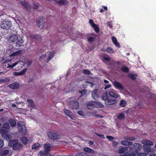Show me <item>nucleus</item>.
I'll list each match as a JSON object with an SVG mask.
<instances>
[{
    "mask_svg": "<svg viewBox=\"0 0 156 156\" xmlns=\"http://www.w3.org/2000/svg\"><path fill=\"white\" fill-rule=\"evenodd\" d=\"M87 92V90L84 89L81 91H79V93L81 94L82 95H84Z\"/></svg>",
    "mask_w": 156,
    "mask_h": 156,
    "instance_id": "nucleus-51",
    "label": "nucleus"
},
{
    "mask_svg": "<svg viewBox=\"0 0 156 156\" xmlns=\"http://www.w3.org/2000/svg\"><path fill=\"white\" fill-rule=\"evenodd\" d=\"M96 134L97 135L101 137L102 138L104 139L105 138V136L104 135L102 134H99L98 133H96Z\"/></svg>",
    "mask_w": 156,
    "mask_h": 156,
    "instance_id": "nucleus-55",
    "label": "nucleus"
},
{
    "mask_svg": "<svg viewBox=\"0 0 156 156\" xmlns=\"http://www.w3.org/2000/svg\"><path fill=\"white\" fill-rule=\"evenodd\" d=\"M124 139H126L128 140V141H132L134 140H135V138L134 137H124L123 138Z\"/></svg>",
    "mask_w": 156,
    "mask_h": 156,
    "instance_id": "nucleus-40",
    "label": "nucleus"
},
{
    "mask_svg": "<svg viewBox=\"0 0 156 156\" xmlns=\"http://www.w3.org/2000/svg\"><path fill=\"white\" fill-rule=\"evenodd\" d=\"M112 40L115 45L118 48H119L120 47V44L117 42L116 38L115 37H112Z\"/></svg>",
    "mask_w": 156,
    "mask_h": 156,
    "instance_id": "nucleus-26",
    "label": "nucleus"
},
{
    "mask_svg": "<svg viewBox=\"0 0 156 156\" xmlns=\"http://www.w3.org/2000/svg\"><path fill=\"white\" fill-rule=\"evenodd\" d=\"M10 80V79L9 78H6L5 79H0V83L8 82Z\"/></svg>",
    "mask_w": 156,
    "mask_h": 156,
    "instance_id": "nucleus-36",
    "label": "nucleus"
},
{
    "mask_svg": "<svg viewBox=\"0 0 156 156\" xmlns=\"http://www.w3.org/2000/svg\"><path fill=\"white\" fill-rule=\"evenodd\" d=\"M20 4L27 10H29L30 9V6L28 2L25 1H21Z\"/></svg>",
    "mask_w": 156,
    "mask_h": 156,
    "instance_id": "nucleus-19",
    "label": "nucleus"
},
{
    "mask_svg": "<svg viewBox=\"0 0 156 156\" xmlns=\"http://www.w3.org/2000/svg\"><path fill=\"white\" fill-rule=\"evenodd\" d=\"M142 143L144 144L143 146V149L146 153H148L151 151V148L150 146H152L154 145L153 143L149 140H143Z\"/></svg>",
    "mask_w": 156,
    "mask_h": 156,
    "instance_id": "nucleus-3",
    "label": "nucleus"
},
{
    "mask_svg": "<svg viewBox=\"0 0 156 156\" xmlns=\"http://www.w3.org/2000/svg\"><path fill=\"white\" fill-rule=\"evenodd\" d=\"M18 63V62H15L13 64H12V65H9V64L8 65V66L6 68H12L13 67H14Z\"/></svg>",
    "mask_w": 156,
    "mask_h": 156,
    "instance_id": "nucleus-43",
    "label": "nucleus"
},
{
    "mask_svg": "<svg viewBox=\"0 0 156 156\" xmlns=\"http://www.w3.org/2000/svg\"><path fill=\"white\" fill-rule=\"evenodd\" d=\"M9 145L10 147H12L13 149L17 150L21 149L23 146L22 144L19 143L17 140H14L11 141L9 143Z\"/></svg>",
    "mask_w": 156,
    "mask_h": 156,
    "instance_id": "nucleus-4",
    "label": "nucleus"
},
{
    "mask_svg": "<svg viewBox=\"0 0 156 156\" xmlns=\"http://www.w3.org/2000/svg\"><path fill=\"white\" fill-rule=\"evenodd\" d=\"M30 37L32 39H35L38 40H39L41 39V36L39 34H32L30 35Z\"/></svg>",
    "mask_w": 156,
    "mask_h": 156,
    "instance_id": "nucleus-24",
    "label": "nucleus"
},
{
    "mask_svg": "<svg viewBox=\"0 0 156 156\" xmlns=\"http://www.w3.org/2000/svg\"><path fill=\"white\" fill-rule=\"evenodd\" d=\"M89 23L90 25H91V26L92 27L93 25H94L95 24L94 23V21L90 19L89 20Z\"/></svg>",
    "mask_w": 156,
    "mask_h": 156,
    "instance_id": "nucleus-48",
    "label": "nucleus"
},
{
    "mask_svg": "<svg viewBox=\"0 0 156 156\" xmlns=\"http://www.w3.org/2000/svg\"><path fill=\"white\" fill-rule=\"evenodd\" d=\"M9 87L12 89H18L20 87V85L18 83L14 82L12 84H9Z\"/></svg>",
    "mask_w": 156,
    "mask_h": 156,
    "instance_id": "nucleus-16",
    "label": "nucleus"
},
{
    "mask_svg": "<svg viewBox=\"0 0 156 156\" xmlns=\"http://www.w3.org/2000/svg\"><path fill=\"white\" fill-rule=\"evenodd\" d=\"M9 41L10 43L15 44L16 47H19L23 44V40L22 39L19 38L18 36L15 34H12L9 37Z\"/></svg>",
    "mask_w": 156,
    "mask_h": 156,
    "instance_id": "nucleus-2",
    "label": "nucleus"
},
{
    "mask_svg": "<svg viewBox=\"0 0 156 156\" xmlns=\"http://www.w3.org/2000/svg\"><path fill=\"white\" fill-rule=\"evenodd\" d=\"M96 102L94 101H90L87 104V107L88 109H92L94 108H95L96 107Z\"/></svg>",
    "mask_w": 156,
    "mask_h": 156,
    "instance_id": "nucleus-14",
    "label": "nucleus"
},
{
    "mask_svg": "<svg viewBox=\"0 0 156 156\" xmlns=\"http://www.w3.org/2000/svg\"><path fill=\"white\" fill-rule=\"evenodd\" d=\"M87 82L90 84V86L91 87H92L93 86L94 84L91 82H89V81H87Z\"/></svg>",
    "mask_w": 156,
    "mask_h": 156,
    "instance_id": "nucleus-64",
    "label": "nucleus"
},
{
    "mask_svg": "<svg viewBox=\"0 0 156 156\" xmlns=\"http://www.w3.org/2000/svg\"><path fill=\"white\" fill-rule=\"evenodd\" d=\"M4 145V141L3 140H0V149Z\"/></svg>",
    "mask_w": 156,
    "mask_h": 156,
    "instance_id": "nucleus-50",
    "label": "nucleus"
},
{
    "mask_svg": "<svg viewBox=\"0 0 156 156\" xmlns=\"http://www.w3.org/2000/svg\"><path fill=\"white\" fill-rule=\"evenodd\" d=\"M105 87L104 88L105 90L110 87L111 86V85L109 84H105Z\"/></svg>",
    "mask_w": 156,
    "mask_h": 156,
    "instance_id": "nucleus-53",
    "label": "nucleus"
},
{
    "mask_svg": "<svg viewBox=\"0 0 156 156\" xmlns=\"http://www.w3.org/2000/svg\"><path fill=\"white\" fill-rule=\"evenodd\" d=\"M147 154L144 153H141L139 154L138 156H146Z\"/></svg>",
    "mask_w": 156,
    "mask_h": 156,
    "instance_id": "nucleus-54",
    "label": "nucleus"
},
{
    "mask_svg": "<svg viewBox=\"0 0 156 156\" xmlns=\"http://www.w3.org/2000/svg\"><path fill=\"white\" fill-rule=\"evenodd\" d=\"M117 117L119 119L121 120L124 118L125 115L123 113H121L118 115Z\"/></svg>",
    "mask_w": 156,
    "mask_h": 156,
    "instance_id": "nucleus-42",
    "label": "nucleus"
},
{
    "mask_svg": "<svg viewBox=\"0 0 156 156\" xmlns=\"http://www.w3.org/2000/svg\"><path fill=\"white\" fill-rule=\"evenodd\" d=\"M102 98L103 100L105 101H106V100H107L108 98L107 92H105L102 95Z\"/></svg>",
    "mask_w": 156,
    "mask_h": 156,
    "instance_id": "nucleus-33",
    "label": "nucleus"
},
{
    "mask_svg": "<svg viewBox=\"0 0 156 156\" xmlns=\"http://www.w3.org/2000/svg\"><path fill=\"white\" fill-rule=\"evenodd\" d=\"M116 101L115 100H113L110 98H108L105 101V103L108 105H111L115 104Z\"/></svg>",
    "mask_w": 156,
    "mask_h": 156,
    "instance_id": "nucleus-17",
    "label": "nucleus"
},
{
    "mask_svg": "<svg viewBox=\"0 0 156 156\" xmlns=\"http://www.w3.org/2000/svg\"><path fill=\"white\" fill-rule=\"evenodd\" d=\"M39 154L40 156H49V153L45 151H40Z\"/></svg>",
    "mask_w": 156,
    "mask_h": 156,
    "instance_id": "nucleus-28",
    "label": "nucleus"
},
{
    "mask_svg": "<svg viewBox=\"0 0 156 156\" xmlns=\"http://www.w3.org/2000/svg\"><path fill=\"white\" fill-rule=\"evenodd\" d=\"M126 102L124 100H122L120 101L119 105L122 107H125L126 105Z\"/></svg>",
    "mask_w": 156,
    "mask_h": 156,
    "instance_id": "nucleus-34",
    "label": "nucleus"
},
{
    "mask_svg": "<svg viewBox=\"0 0 156 156\" xmlns=\"http://www.w3.org/2000/svg\"><path fill=\"white\" fill-rule=\"evenodd\" d=\"M127 76L129 78L134 80H136V77L137 76V75L136 74H132L131 73L129 74Z\"/></svg>",
    "mask_w": 156,
    "mask_h": 156,
    "instance_id": "nucleus-29",
    "label": "nucleus"
},
{
    "mask_svg": "<svg viewBox=\"0 0 156 156\" xmlns=\"http://www.w3.org/2000/svg\"><path fill=\"white\" fill-rule=\"evenodd\" d=\"M2 137H4V139H6V140H7L8 138L9 139V137H8V136H7L5 134V136H4V135H2Z\"/></svg>",
    "mask_w": 156,
    "mask_h": 156,
    "instance_id": "nucleus-59",
    "label": "nucleus"
},
{
    "mask_svg": "<svg viewBox=\"0 0 156 156\" xmlns=\"http://www.w3.org/2000/svg\"><path fill=\"white\" fill-rule=\"evenodd\" d=\"M109 96L115 98H117L119 97V95L115 93L113 90L110 91L108 93Z\"/></svg>",
    "mask_w": 156,
    "mask_h": 156,
    "instance_id": "nucleus-23",
    "label": "nucleus"
},
{
    "mask_svg": "<svg viewBox=\"0 0 156 156\" xmlns=\"http://www.w3.org/2000/svg\"><path fill=\"white\" fill-rule=\"evenodd\" d=\"M46 57V55H43L40 56V58L43 59Z\"/></svg>",
    "mask_w": 156,
    "mask_h": 156,
    "instance_id": "nucleus-60",
    "label": "nucleus"
},
{
    "mask_svg": "<svg viewBox=\"0 0 156 156\" xmlns=\"http://www.w3.org/2000/svg\"><path fill=\"white\" fill-rule=\"evenodd\" d=\"M127 150V147H121L119 148V152L120 154H122L123 153Z\"/></svg>",
    "mask_w": 156,
    "mask_h": 156,
    "instance_id": "nucleus-30",
    "label": "nucleus"
},
{
    "mask_svg": "<svg viewBox=\"0 0 156 156\" xmlns=\"http://www.w3.org/2000/svg\"><path fill=\"white\" fill-rule=\"evenodd\" d=\"M10 126L8 123L5 122L2 125V127L0 129V132L3 133H7L9 131Z\"/></svg>",
    "mask_w": 156,
    "mask_h": 156,
    "instance_id": "nucleus-10",
    "label": "nucleus"
},
{
    "mask_svg": "<svg viewBox=\"0 0 156 156\" xmlns=\"http://www.w3.org/2000/svg\"><path fill=\"white\" fill-rule=\"evenodd\" d=\"M9 122L12 127H14L16 125V123L15 119H10L9 120Z\"/></svg>",
    "mask_w": 156,
    "mask_h": 156,
    "instance_id": "nucleus-27",
    "label": "nucleus"
},
{
    "mask_svg": "<svg viewBox=\"0 0 156 156\" xmlns=\"http://www.w3.org/2000/svg\"><path fill=\"white\" fill-rule=\"evenodd\" d=\"M94 40V37H90L88 38L87 41L89 42H92Z\"/></svg>",
    "mask_w": 156,
    "mask_h": 156,
    "instance_id": "nucleus-49",
    "label": "nucleus"
},
{
    "mask_svg": "<svg viewBox=\"0 0 156 156\" xmlns=\"http://www.w3.org/2000/svg\"><path fill=\"white\" fill-rule=\"evenodd\" d=\"M106 51L108 53H113L114 52L112 48L111 47H108L106 48Z\"/></svg>",
    "mask_w": 156,
    "mask_h": 156,
    "instance_id": "nucleus-39",
    "label": "nucleus"
},
{
    "mask_svg": "<svg viewBox=\"0 0 156 156\" xmlns=\"http://www.w3.org/2000/svg\"><path fill=\"white\" fill-rule=\"evenodd\" d=\"M48 136L49 138L52 140H56L59 139L61 138V136L54 133L50 132L48 134Z\"/></svg>",
    "mask_w": 156,
    "mask_h": 156,
    "instance_id": "nucleus-12",
    "label": "nucleus"
},
{
    "mask_svg": "<svg viewBox=\"0 0 156 156\" xmlns=\"http://www.w3.org/2000/svg\"><path fill=\"white\" fill-rule=\"evenodd\" d=\"M102 60L106 64L115 66H117L122 67L121 68H128L126 66L127 63L124 61H118L114 60L110 57L103 56L101 58Z\"/></svg>",
    "mask_w": 156,
    "mask_h": 156,
    "instance_id": "nucleus-1",
    "label": "nucleus"
},
{
    "mask_svg": "<svg viewBox=\"0 0 156 156\" xmlns=\"http://www.w3.org/2000/svg\"><path fill=\"white\" fill-rule=\"evenodd\" d=\"M34 8L35 9H37L38 8V6L37 5L35 4H34Z\"/></svg>",
    "mask_w": 156,
    "mask_h": 156,
    "instance_id": "nucleus-63",
    "label": "nucleus"
},
{
    "mask_svg": "<svg viewBox=\"0 0 156 156\" xmlns=\"http://www.w3.org/2000/svg\"><path fill=\"white\" fill-rule=\"evenodd\" d=\"M22 51L21 50H18L14 52L11 54L9 57H7V59L5 60L6 62L12 61V59L15 57L21 54Z\"/></svg>",
    "mask_w": 156,
    "mask_h": 156,
    "instance_id": "nucleus-7",
    "label": "nucleus"
},
{
    "mask_svg": "<svg viewBox=\"0 0 156 156\" xmlns=\"http://www.w3.org/2000/svg\"><path fill=\"white\" fill-rule=\"evenodd\" d=\"M106 137L109 140H110L111 141H112V142L113 141H112V140H113L114 139V138L112 136H106Z\"/></svg>",
    "mask_w": 156,
    "mask_h": 156,
    "instance_id": "nucleus-47",
    "label": "nucleus"
},
{
    "mask_svg": "<svg viewBox=\"0 0 156 156\" xmlns=\"http://www.w3.org/2000/svg\"><path fill=\"white\" fill-rule=\"evenodd\" d=\"M22 142L24 144H26L27 143L28 139L25 136H23L21 138Z\"/></svg>",
    "mask_w": 156,
    "mask_h": 156,
    "instance_id": "nucleus-32",
    "label": "nucleus"
},
{
    "mask_svg": "<svg viewBox=\"0 0 156 156\" xmlns=\"http://www.w3.org/2000/svg\"><path fill=\"white\" fill-rule=\"evenodd\" d=\"M142 146L141 144L139 143H135L133 145V147H129V149L130 151H133L134 150L136 151L135 154L138 153L137 151H139L142 148Z\"/></svg>",
    "mask_w": 156,
    "mask_h": 156,
    "instance_id": "nucleus-9",
    "label": "nucleus"
},
{
    "mask_svg": "<svg viewBox=\"0 0 156 156\" xmlns=\"http://www.w3.org/2000/svg\"><path fill=\"white\" fill-rule=\"evenodd\" d=\"M55 1L58 5H67L68 3L66 0H60L59 1L56 0Z\"/></svg>",
    "mask_w": 156,
    "mask_h": 156,
    "instance_id": "nucleus-25",
    "label": "nucleus"
},
{
    "mask_svg": "<svg viewBox=\"0 0 156 156\" xmlns=\"http://www.w3.org/2000/svg\"><path fill=\"white\" fill-rule=\"evenodd\" d=\"M107 25L109 27L112 29V27H113V26H112V23H111V22H108L107 23Z\"/></svg>",
    "mask_w": 156,
    "mask_h": 156,
    "instance_id": "nucleus-52",
    "label": "nucleus"
},
{
    "mask_svg": "<svg viewBox=\"0 0 156 156\" xmlns=\"http://www.w3.org/2000/svg\"><path fill=\"white\" fill-rule=\"evenodd\" d=\"M27 101L28 103L29 104H30V105L33 108H34V104L33 101L31 99H27Z\"/></svg>",
    "mask_w": 156,
    "mask_h": 156,
    "instance_id": "nucleus-35",
    "label": "nucleus"
},
{
    "mask_svg": "<svg viewBox=\"0 0 156 156\" xmlns=\"http://www.w3.org/2000/svg\"><path fill=\"white\" fill-rule=\"evenodd\" d=\"M112 142L113 146H115L118 145V143L117 142H115L114 141H113Z\"/></svg>",
    "mask_w": 156,
    "mask_h": 156,
    "instance_id": "nucleus-58",
    "label": "nucleus"
},
{
    "mask_svg": "<svg viewBox=\"0 0 156 156\" xmlns=\"http://www.w3.org/2000/svg\"><path fill=\"white\" fill-rule=\"evenodd\" d=\"M64 112L66 114L69 116L72 119L74 120L75 119V117L73 114L69 110L65 109L64 110Z\"/></svg>",
    "mask_w": 156,
    "mask_h": 156,
    "instance_id": "nucleus-15",
    "label": "nucleus"
},
{
    "mask_svg": "<svg viewBox=\"0 0 156 156\" xmlns=\"http://www.w3.org/2000/svg\"><path fill=\"white\" fill-rule=\"evenodd\" d=\"M78 113L80 116H83V112L82 111H78Z\"/></svg>",
    "mask_w": 156,
    "mask_h": 156,
    "instance_id": "nucleus-57",
    "label": "nucleus"
},
{
    "mask_svg": "<svg viewBox=\"0 0 156 156\" xmlns=\"http://www.w3.org/2000/svg\"><path fill=\"white\" fill-rule=\"evenodd\" d=\"M27 69H23L20 72H14V73L15 76H21L24 74L27 71Z\"/></svg>",
    "mask_w": 156,
    "mask_h": 156,
    "instance_id": "nucleus-22",
    "label": "nucleus"
},
{
    "mask_svg": "<svg viewBox=\"0 0 156 156\" xmlns=\"http://www.w3.org/2000/svg\"><path fill=\"white\" fill-rule=\"evenodd\" d=\"M124 140H122L121 141V143L123 145L127 146V144H128V140L126 139H124Z\"/></svg>",
    "mask_w": 156,
    "mask_h": 156,
    "instance_id": "nucleus-44",
    "label": "nucleus"
},
{
    "mask_svg": "<svg viewBox=\"0 0 156 156\" xmlns=\"http://www.w3.org/2000/svg\"><path fill=\"white\" fill-rule=\"evenodd\" d=\"M84 150L85 151L89 153H92L93 152V151L92 149L87 147H85L84 148Z\"/></svg>",
    "mask_w": 156,
    "mask_h": 156,
    "instance_id": "nucleus-41",
    "label": "nucleus"
},
{
    "mask_svg": "<svg viewBox=\"0 0 156 156\" xmlns=\"http://www.w3.org/2000/svg\"><path fill=\"white\" fill-rule=\"evenodd\" d=\"M17 126L18 128V131L22 135H25L27 133L26 128L24 122L20 121L17 124Z\"/></svg>",
    "mask_w": 156,
    "mask_h": 156,
    "instance_id": "nucleus-5",
    "label": "nucleus"
},
{
    "mask_svg": "<svg viewBox=\"0 0 156 156\" xmlns=\"http://www.w3.org/2000/svg\"><path fill=\"white\" fill-rule=\"evenodd\" d=\"M92 96L94 100H98V89H95L92 91Z\"/></svg>",
    "mask_w": 156,
    "mask_h": 156,
    "instance_id": "nucleus-18",
    "label": "nucleus"
},
{
    "mask_svg": "<svg viewBox=\"0 0 156 156\" xmlns=\"http://www.w3.org/2000/svg\"><path fill=\"white\" fill-rule=\"evenodd\" d=\"M9 150H4L1 153V154H2L3 156H6L9 153Z\"/></svg>",
    "mask_w": 156,
    "mask_h": 156,
    "instance_id": "nucleus-37",
    "label": "nucleus"
},
{
    "mask_svg": "<svg viewBox=\"0 0 156 156\" xmlns=\"http://www.w3.org/2000/svg\"><path fill=\"white\" fill-rule=\"evenodd\" d=\"M122 71L126 73H128L129 72V69H122Z\"/></svg>",
    "mask_w": 156,
    "mask_h": 156,
    "instance_id": "nucleus-56",
    "label": "nucleus"
},
{
    "mask_svg": "<svg viewBox=\"0 0 156 156\" xmlns=\"http://www.w3.org/2000/svg\"><path fill=\"white\" fill-rule=\"evenodd\" d=\"M41 145L38 143H35L32 147V149H36L37 148L39 147Z\"/></svg>",
    "mask_w": 156,
    "mask_h": 156,
    "instance_id": "nucleus-38",
    "label": "nucleus"
},
{
    "mask_svg": "<svg viewBox=\"0 0 156 156\" xmlns=\"http://www.w3.org/2000/svg\"><path fill=\"white\" fill-rule=\"evenodd\" d=\"M92 27L93 28L94 31L96 33H98L100 31V29L98 25L96 24L94 25H93Z\"/></svg>",
    "mask_w": 156,
    "mask_h": 156,
    "instance_id": "nucleus-31",
    "label": "nucleus"
},
{
    "mask_svg": "<svg viewBox=\"0 0 156 156\" xmlns=\"http://www.w3.org/2000/svg\"><path fill=\"white\" fill-rule=\"evenodd\" d=\"M55 53L54 52H49L48 54L47 58V62H48L55 55Z\"/></svg>",
    "mask_w": 156,
    "mask_h": 156,
    "instance_id": "nucleus-20",
    "label": "nucleus"
},
{
    "mask_svg": "<svg viewBox=\"0 0 156 156\" xmlns=\"http://www.w3.org/2000/svg\"><path fill=\"white\" fill-rule=\"evenodd\" d=\"M44 147L45 151L48 152L51 150L52 146L49 144H45L44 145Z\"/></svg>",
    "mask_w": 156,
    "mask_h": 156,
    "instance_id": "nucleus-21",
    "label": "nucleus"
},
{
    "mask_svg": "<svg viewBox=\"0 0 156 156\" xmlns=\"http://www.w3.org/2000/svg\"><path fill=\"white\" fill-rule=\"evenodd\" d=\"M133 145V143L132 142L130 141H128L127 146H132Z\"/></svg>",
    "mask_w": 156,
    "mask_h": 156,
    "instance_id": "nucleus-61",
    "label": "nucleus"
},
{
    "mask_svg": "<svg viewBox=\"0 0 156 156\" xmlns=\"http://www.w3.org/2000/svg\"><path fill=\"white\" fill-rule=\"evenodd\" d=\"M69 106L72 109H76L79 108V104L76 101H72L69 102Z\"/></svg>",
    "mask_w": 156,
    "mask_h": 156,
    "instance_id": "nucleus-11",
    "label": "nucleus"
},
{
    "mask_svg": "<svg viewBox=\"0 0 156 156\" xmlns=\"http://www.w3.org/2000/svg\"><path fill=\"white\" fill-rule=\"evenodd\" d=\"M12 23L11 21L5 19L2 21L1 27L4 30H8L11 27Z\"/></svg>",
    "mask_w": 156,
    "mask_h": 156,
    "instance_id": "nucleus-6",
    "label": "nucleus"
},
{
    "mask_svg": "<svg viewBox=\"0 0 156 156\" xmlns=\"http://www.w3.org/2000/svg\"><path fill=\"white\" fill-rule=\"evenodd\" d=\"M45 23L44 17L42 16L39 17L36 20V23L38 26L40 28H43Z\"/></svg>",
    "mask_w": 156,
    "mask_h": 156,
    "instance_id": "nucleus-8",
    "label": "nucleus"
},
{
    "mask_svg": "<svg viewBox=\"0 0 156 156\" xmlns=\"http://www.w3.org/2000/svg\"><path fill=\"white\" fill-rule=\"evenodd\" d=\"M113 84L114 86L117 89L121 90H123V86L120 82L115 81L113 82Z\"/></svg>",
    "mask_w": 156,
    "mask_h": 156,
    "instance_id": "nucleus-13",
    "label": "nucleus"
},
{
    "mask_svg": "<svg viewBox=\"0 0 156 156\" xmlns=\"http://www.w3.org/2000/svg\"><path fill=\"white\" fill-rule=\"evenodd\" d=\"M123 156H135V155L133 153H126L124 154Z\"/></svg>",
    "mask_w": 156,
    "mask_h": 156,
    "instance_id": "nucleus-45",
    "label": "nucleus"
},
{
    "mask_svg": "<svg viewBox=\"0 0 156 156\" xmlns=\"http://www.w3.org/2000/svg\"><path fill=\"white\" fill-rule=\"evenodd\" d=\"M33 62V61L32 60H30L27 62V64L28 65H30Z\"/></svg>",
    "mask_w": 156,
    "mask_h": 156,
    "instance_id": "nucleus-62",
    "label": "nucleus"
},
{
    "mask_svg": "<svg viewBox=\"0 0 156 156\" xmlns=\"http://www.w3.org/2000/svg\"><path fill=\"white\" fill-rule=\"evenodd\" d=\"M83 72L84 74L89 75L90 74V72L87 69H84L83 70Z\"/></svg>",
    "mask_w": 156,
    "mask_h": 156,
    "instance_id": "nucleus-46",
    "label": "nucleus"
}]
</instances>
